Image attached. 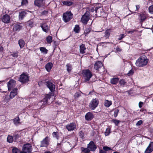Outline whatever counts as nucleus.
Segmentation results:
<instances>
[{"mask_svg": "<svg viewBox=\"0 0 153 153\" xmlns=\"http://www.w3.org/2000/svg\"><path fill=\"white\" fill-rule=\"evenodd\" d=\"M45 83L51 92L54 91L55 90V86L52 83L49 81H45Z\"/></svg>", "mask_w": 153, "mask_h": 153, "instance_id": "obj_10", "label": "nucleus"}, {"mask_svg": "<svg viewBox=\"0 0 153 153\" xmlns=\"http://www.w3.org/2000/svg\"><path fill=\"white\" fill-rule=\"evenodd\" d=\"M82 73L84 79V82L89 81L92 76L91 72L88 69L83 71Z\"/></svg>", "mask_w": 153, "mask_h": 153, "instance_id": "obj_2", "label": "nucleus"}, {"mask_svg": "<svg viewBox=\"0 0 153 153\" xmlns=\"http://www.w3.org/2000/svg\"><path fill=\"white\" fill-rule=\"evenodd\" d=\"M103 65L102 63L100 61H98L95 63L94 68L96 70H98Z\"/></svg>", "mask_w": 153, "mask_h": 153, "instance_id": "obj_18", "label": "nucleus"}, {"mask_svg": "<svg viewBox=\"0 0 153 153\" xmlns=\"http://www.w3.org/2000/svg\"><path fill=\"white\" fill-rule=\"evenodd\" d=\"M44 153H51V152L49 151H46Z\"/></svg>", "mask_w": 153, "mask_h": 153, "instance_id": "obj_64", "label": "nucleus"}, {"mask_svg": "<svg viewBox=\"0 0 153 153\" xmlns=\"http://www.w3.org/2000/svg\"><path fill=\"white\" fill-rule=\"evenodd\" d=\"M41 143L40 146L41 147H47L49 145L48 137H46L41 141Z\"/></svg>", "mask_w": 153, "mask_h": 153, "instance_id": "obj_13", "label": "nucleus"}, {"mask_svg": "<svg viewBox=\"0 0 153 153\" xmlns=\"http://www.w3.org/2000/svg\"><path fill=\"white\" fill-rule=\"evenodd\" d=\"M79 136L81 138H83L84 135V134L82 131H79Z\"/></svg>", "mask_w": 153, "mask_h": 153, "instance_id": "obj_45", "label": "nucleus"}, {"mask_svg": "<svg viewBox=\"0 0 153 153\" xmlns=\"http://www.w3.org/2000/svg\"><path fill=\"white\" fill-rule=\"evenodd\" d=\"M125 36V35L124 34H121L119 36V38H118L119 40H121L123 38H124Z\"/></svg>", "mask_w": 153, "mask_h": 153, "instance_id": "obj_51", "label": "nucleus"}, {"mask_svg": "<svg viewBox=\"0 0 153 153\" xmlns=\"http://www.w3.org/2000/svg\"><path fill=\"white\" fill-rule=\"evenodd\" d=\"M13 123L16 126H18L19 124H21L20 121V119L19 117H17L13 119Z\"/></svg>", "mask_w": 153, "mask_h": 153, "instance_id": "obj_25", "label": "nucleus"}, {"mask_svg": "<svg viewBox=\"0 0 153 153\" xmlns=\"http://www.w3.org/2000/svg\"><path fill=\"white\" fill-rule=\"evenodd\" d=\"M3 50V48L0 45V51H2Z\"/></svg>", "mask_w": 153, "mask_h": 153, "instance_id": "obj_61", "label": "nucleus"}, {"mask_svg": "<svg viewBox=\"0 0 153 153\" xmlns=\"http://www.w3.org/2000/svg\"><path fill=\"white\" fill-rule=\"evenodd\" d=\"M14 137H15L16 138H17L19 137V136L18 134H16L14 135Z\"/></svg>", "mask_w": 153, "mask_h": 153, "instance_id": "obj_63", "label": "nucleus"}, {"mask_svg": "<svg viewBox=\"0 0 153 153\" xmlns=\"http://www.w3.org/2000/svg\"><path fill=\"white\" fill-rule=\"evenodd\" d=\"M22 26L19 24H17L14 25L13 30L14 31H19L22 29Z\"/></svg>", "mask_w": 153, "mask_h": 153, "instance_id": "obj_22", "label": "nucleus"}, {"mask_svg": "<svg viewBox=\"0 0 153 153\" xmlns=\"http://www.w3.org/2000/svg\"><path fill=\"white\" fill-rule=\"evenodd\" d=\"M153 151V142H151L145 151V153H150Z\"/></svg>", "mask_w": 153, "mask_h": 153, "instance_id": "obj_15", "label": "nucleus"}, {"mask_svg": "<svg viewBox=\"0 0 153 153\" xmlns=\"http://www.w3.org/2000/svg\"><path fill=\"white\" fill-rule=\"evenodd\" d=\"M51 97V95L47 94L45 98L40 102L39 103V105L41 106V108H43L47 104L48 100L50 99Z\"/></svg>", "mask_w": 153, "mask_h": 153, "instance_id": "obj_5", "label": "nucleus"}, {"mask_svg": "<svg viewBox=\"0 0 153 153\" xmlns=\"http://www.w3.org/2000/svg\"><path fill=\"white\" fill-rule=\"evenodd\" d=\"M18 52L17 51L16 52L13 53L12 54L13 56L14 57H17L18 56Z\"/></svg>", "mask_w": 153, "mask_h": 153, "instance_id": "obj_52", "label": "nucleus"}, {"mask_svg": "<svg viewBox=\"0 0 153 153\" xmlns=\"http://www.w3.org/2000/svg\"><path fill=\"white\" fill-rule=\"evenodd\" d=\"M82 151L83 152L85 153H88L90 152L89 150L87 148H82Z\"/></svg>", "mask_w": 153, "mask_h": 153, "instance_id": "obj_41", "label": "nucleus"}, {"mask_svg": "<svg viewBox=\"0 0 153 153\" xmlns=\"http://www.w3.org/2000/svg\"><path fill=\"white\" fill-rule=\"evenodd\" d=\"M112 121L116 126L118 125L120 122V121L117 120H113Z\"/></svg>", "mask_w": 153, "mask_h": 153, "instance_id": "obj_48", "label": "nucleus"}, {"mask_svg": "<svg viewBox=\"0 0 153 153\" xmlns=\"http://www.w3.org/2000/svg\"><path fill=\"white\" fill-rule=\"evenodd\" d=\"M62 4L65 5L69 6L72 5L73 4V2L71 1H63Z\"/></svg>", "mask_w": 153, "mask_h": 153, "instance_id": "obj_33", "label": "nucleus"}, {"mask_svg": "<svg viewBox=\"0 0 153 153\" xmlns=\"http://www.w3.org/2000/svg\"><path fill=\"white\" fill-rule=\"evenodd\" d=\"M7 85L8 90L10 91L13 88L16 86V81L13 79L10 80L7 83Z\"/></svg>", "mask_w": 153, "mask_h": 153, "instance_id": "obj_12", "label": "nucleus"}, {"mask_svg": "<svg viewBox=\"0 0 153 153\" xmlns=\"http://www.w3.org/2000/svg\"><path fill=\"white\" fill-rule=\"evenodd\" d=\"M110 29H107L105 32V35L104 36L106 38L109 37L110 36Z\"/></svg>", "mask_w": 153, "mask_h": 153, "instance_id": "obj_34", "label": "nucleus"}, {"mask_svg": "<svg viewBox=\"0 0 153 153\" xmlns=\"http://www.w3.org/2000/svg\"><path fill=\"white\" fill-rule=\"evenodd\" d=\"M95 7H92L90 10V11L91 12H94V11H95Z\"/></svg>", "mask_w": 153, "mask_h": 153, "instance_id": "obj_58", "label": "nucleus"}, {"mask_svg": "<svg viewBox=\"0 0 153 153\" xmlns=\"http://www.w3.org/2000/svg\"><path fill=\"white\" fill-rule=\"evenodd\" d=\"M148 59L144 57L139 58L136 62V65L137 66L143 67L147 65Z\"/></svg>", "mask_w": 153, "mask_h": 153, "instance_id": "obj_1", "label": "nucleus"}, {"mask_svg": "<svg viewBox=\"0 0 153 153\" xmlns=\"http://www.w3.org/2000/svg\"><path fill=\"white\" fill-rule=\"evenodd\" d=\"M48 13V11L47 10H45L43 11L42 13V15H46Z\"/></svg>", "mask_w": 153, "mask_h": 153, "instance_id": "obj_57", "label": "nucleus"}, {"mask_svg": "<svg viewBox=\"0 0 153 153\" xmlns=\"http://www.w3.org/2000/svg\"><path fill=\"white\" fill-rule=\"evenodd\" d=\"M134 30H131V31H128V33H132L134 32Z\"/></svg>", "mask_w": 153, "mask_h": 153, "instance_id": "obj_62", "label": "nucleus"}, {"mask_svg": "<svg viewBox=\"0 0 153 153\" xmlns=\"http://www.w3.org/2000/svg\"><path fill=\"white\" fill-rule=\"evenodd\" d=\"M46 41L48 43L51 44L52 42V37L50 36H48L46 38Z\"/></svg>", "mask_w": 153, "mask_h": 153, "instance_id": "obj_36", "label": "nucleus"}, {"mask_svg": "<svg viewBox=\"0 0 153 153\" xmlns=\"http://www.w3.org/2000/svg\"><path fill=\"white\" fill-rule=\"evenodd\" d=\"M100 153H106V152L104 150H101L100 151Z\"/></svg>", "mask_w": 153, "mask_h": 153, "instance_id": "obj_59", "label": "nucleus"}, {"mask_svg": "<svg viewBox=\"0 0 153 153\" xmlns=\"http://www.w3.org/2000/svg\"><path fill=\"white\" fill-rule=\"evenodd\" d=\"M41 27L44 31L46 32H47L48 31V27L46 24H43L42 25Z\"/></svg>", "mask_w": 153, "mask_h": 153, "instance_id": "obj_27", "label": "nucleus"}, {"mask_svg": "<svg viewBox=\"0 0 153 153\" xmlns=\"http://www.w3.org/2000/svg\"><path fill=\"white\" fill-rule=\"evenodd\" d=\"M136 8L137 10L140 8V6L139 5H137L136 6Z\"/></svg>", "mask_w": 153, "mask_h": 153, "instance_id": "obj_60", "label": "nucleus"}, {"mask_svg": "<svg viewBox=\"0 0 153 153\" xmlns=\"http://www.w3.org/2000/svg\"><path fill=\"white\" fill-rule=\"evenodd\" d=\"M12 152L13 153H19V150L16 148L14 147L13 149Z\"/></svg>", "mask_w": 153, "mask_h": 153, "instance_id": "obj_40", "label": "nucleus"}, {"mask_svg": "<svg viewBox=\"0 0 153 153\" xmlns=\"http://www.w3.org/2000/svg\"><path fill=\"white\" fill-rule=\"evenodd\" d=\"M32 151L31 145L29 143L24 145L22 148V151L20 153H28L31 152Z\"/></svg>", "mask_w": 153, "mask_h": 153, "instance_id": "obj_4", "label": "nucleus"}, {"mask_svg": "<svg viewBox=\"0 0 153 153\" xmlns=\"http://www.w3.org/2000/svg\"><path fill=\"white\" fill-rule=\"evenodd\" d=\"M98 103L99 101L98 99H93L90 103L89 107L91 109L94 110L97 106Z\"/></svg>", "mask_w": 153, "mask_h": 153, "instance_id": "obj_6", "label": "nucleus"}, {"mask_svg": "<svg viewBox=\"0 0 153 153\" xmlns=\"http://www.w3.org/2000/svg\"><path fill=\"white\" fill-rule=\"evenodd\" d=\"M67 70L69 72H70L72 69L71 65L70 64H68L66 65Z\"/></svg>", "mask_w": 153, "mask_h": 153, "instance_id": "obj_37", "label": "nucleus"}, {"mask_svg": "<svg viewBox=\"0 0 153 153\" xmlns=\"http://www.w3.org/2000/svg\"><path fill=\"white\" fill-rule=\"evenodd\" d=\"M2 21L5 23H9L10 22V16L8 14L4 15L1 18Z\"/></svg>", "mask_w": 153, "mask_h": 153, "instance_id": "obj_11", "label": "nucleus"}, {"mask_svg": "<svg viewBox=\"0 0 153 153\" xmlns=\"http://www.w3.org/2000/svg\"><path fill=\"white\" fill-rule=\"evenodd\" d=\"M22 1L21 2L22 5H23L25 4L26 3H27V0H22Z\"/></svg>", "mask_w": 153, "mask_h": 153, "instance_id": "obj_55", "label": "nucleus"}, {"mask_svg": "<svg viewBox=\"0 0 153 153\" xmlns=\"http://www.w3.org/2000/svg\"><path fill=\"white\" fill-rule=\"evenodd\" d=\"M110 129L109 128H107L106 129V131L105 132V135L106 136H108L110 133Z\"/></svg>", "mask_w": 153, "mask_h": 153, "instance_id": "obj_43", "label": "nucleus"}, {"mask_svg": "<svg viewBox=\"0 0 153 153\" xmlns=\"http://www.w3.org/2000/svg\"><path fill=\"white\" fill-rule=\"evenodd\" d=\"M91 30V28L89 27L88 28H86L85 29V33L87 34L89 33Z\"/></svg>", "mask_w": 153, "mask_h": 153, "instance_id": "obj_50", "label": "nucleus"}, {"mask_svg": "<svg viewBox=\"0 0 153 153\" xmlns=\"http://www.w3.org/2000/svg\"><path fill=\"white\" fill-rule=\"evenodd\" d=\"M119 79L118 78H113L110 79L111 83L113 85L117 83L119 80Z\"/></svg>", "mask_w": 153, "mask_h": 153, "instance_id": "obj_26", "label": "nucleus"}, {"mask_svg": "<svg viewBox=\"0 0 153 153\" xmlns=\"http://www.w3.org/2000/svg\"><path fill=\"white\" fill-rule=\"evenodd\" d=\"M143 123V121L141 120H140L139 121H138L136 125L137 126H139L141 125Z\"/></svg>", "mask_w": 153, "mask_h": 153, "instance_id": "obj_54", "label": "nucleus"}, {"mask_svg": "<svg viewBox=\"0 0 153 153\" xmlns=\"http://www.w3.org/2000/svg\"><path fill=\"white\" fill-rule=\"evenodd\" d=\"M73 17V14L70 11L67 12L63 13V21L67 22L69 21Z\"/></svg>", "mask_w": 153, "mask_h": 153, "instance_id": "obj_3", "label": "nucleus"}, {"mask_svg": "<svg viewBox=\"0 0 153 153\" xmlns=\"http://www.w3.org/2000/svg\"><path fill=\"white\" fill-rule=\"evenodd\" d=\"M40 50L42 53H43L44 54L47 53L48 50L46 49L45 48L43 47H41L40 48Z\"/></svg>", "mask_w": 153, "mask_h": 153, "instance_id": "obj_35", "label": "nucleus"}, {"mask_svg": "<svg viewBox=\"0 0 153 153\" xmlns=\"http://www.w3.org/2000/svg\"><path fill=\"white\" fill-rule=\"evenodd\" d=\"M80 48V52L82 54L85 53V51L86 49L85 46L84 44H82L79 46Z\"/></svg>", "mask_w": 153, "mask_h": 153, "instance_id": "obj_24", "label": "nucleus"}, {"mask_svg": "<svg viewBox=\"0 0 153 153\" xmlns=\"http://www.w3.org/2000/svg\"><path fill=\"white\" fill-rule=\"evenodd\" d=\"M103 149L105 151H108L111 150V149L107 146H104L103 147Z\"/></svg>", "mask_w": 153, "mask_h": 153, "instance_id": "obj_49", "label": "nucleus"}, {"mask_svg": "<svg viewBox=\"0 0 153 153\" xmlns=\"http://www.w3.org/2000/svg\"><path fill=\"white\" fill-rule=\"evenodd\" d=\"M18 42L20 48H23L25 45L24 41L22 39H20L19 40Z\"/></svg>", "mask_w": 153, "mask_h": 153, "instance_id": "obj_30", "label": "nucleus"}, {"mask_svg": "<svg viewBox=\"0 0 153 153\" xmlns=\"http://www.w3.org/2000/svg\"><path fill=\"white\" fill-rule=\"evenodd\" d=\"M27 14V13L24 11H22L19 12V20H22L25 15Z\"/></svg>", "mask_w": 153, "mask_h": 153, "instance_id": "obj_19", "label": "nucleus"}, {"mask_svg": "<svg viewBox=\"0 0 153 153\" xmlns=\"http://www.w3.org/2000/svg\"><path fill=\"white\" fill-rule=\"evenodd\" d=\"M17 89L16 88H14L12 89V91H11L10 94V97L11 99H13L17 94Z\"/></svg>", "mask_w": 153, "mask_h": 153, "instance_id": "obj_17", "label": "nucleus"}, {"mask_svg": "<svg viewBox=\"0 0 153 153\" xmlns=\"http://www.w3.org/2000/svg\"><path fill=\"white\" fill-rule=\"evenodd\" d=\"M13 140V138L12 136H8L7 138V141L9 143H12Z\"/></svg>", "mask_w": 153, "mask_h": 153, "instance_id": "obj_38", "label": "nucleus"}, {"mask_svg": "<svg viewBox=\"0 0 153 153\" xmlns=\"http://www.w3.org/2000/svg\"><path fill=\"white\" fill-rule=\"evenodd\" d=\"M140 17L141 22H143L145 21L146 18V16L144 14H141L140 16Z\"/></svg>", "mask_w": 153, "mask_h": 153, "instance_id": "obj_31", "label": "nucleus"}, {"mask_svg": "<svg viewBox=\"0 0 153 153\" xmlns=\"http://www.w3.org/2000/svg\"><path fill=\"white\" fill-rule=\"evenodd\" d=\"M34 4L35 5L41 7L43 5V0H35L34 1Z\"/></svg>", "mask_w": 153, "mask_h": 153, "instance_id": "obj_20", "label": "nucleus"}, {"mask_svg": "<svg viewBox=\"0 0 153 153\" xmlns=\"http://www.w3.org/2000/svg\"><path fill=\"white\" fill-rule=\"evenodd\" d=\"M143 103L142 102H140L139 103V106L140 108H141L143 105Z\"/></svg>", "mask_w": 153, "mask_h": 153, "instance_id": "obj_56", "label": "nucleus"}, {"mask_svg": "<svg viewBox=\"0 0 153 153\" xmlns=\"http://www.w3.org/2000/svg\"><path fill=\"white\" fill-rule=\"evenodd\" d=\"M53 137L58 140L59 138V135L58 132H53L52 134Z\"/></svg>", "mask_w": 153, "mask_h": 153, "instance_id": "obj_32", "label": "nucleus"}, {"mask_svg": "<svg viewBox=\"0 0 153 153\" xmlns=\"http://www.w3.org/2000/svg\"><path fill=\"white\" fill-rule=\"evenodd\" d=\"M119 111V110L117 109H116L114 110V115L115 117H116L117 116Z\"/></svg>", "mask_w": 153, "mask_h": 153, "instance_id": "obj_44", "label": "nucleus"}, {"mask_svg": "<svg viewBox=\"0 0 153 153\" xmlns=\"http://www.w3.org/2000/svg\"><path fill=\"white\" fill-rule=\"evenodd\" d=\"M95 11L96 13V15L97 16H101L102 13H104V11L102 7L100 6H97L95 7Z\"/></svg>", "mask_w": 153, "mask_h": 153, "instance_id": "obj_7", "label": "nucleus"}, {"mask_svg": "<svg viewBox=\"0 0 153 153\" xmlns=\"http://www.w3.org/2000/svg\"><path fill=\"white\" fill-rule=\"evenodd\" d=\"M29 80V77L27 75L25 74H22L20 76L19 80L23 83L27 82Z\"/></svg>", "mask_w": 153, "mask_h": 153, "instance_id": "obj_8", "label": "nucleus"}, {"mask_svg": "<svg viewBox=\"0 0 153 153\" xmlns=\"http://www.w3.org/2000/svg\"><path fill=\"white\" fill-rule=\"evenodd\" d=\"M66 128L68 131H71L76 128V125L74 123H71L66 125Z\"/></svg>", "mask_w": 153, "mask_h": 153, "instance_id": "obj_14", "label": "nucleus"}, {"mask_svg": "<svg viewBox=\"0 0 153 153\" xmlns=\"http://www.w3.org/2000/svg\"><path fill=\"white\" fill-rule=\"evenodd\" d=\"M119 82L120 84L122 85H124L126 83L125 80L124 79L120 80Z\"/></svg>", "mask_w": 153, "mask_h": 153, "instance_id": "obj_47", "label": "nucleus"}, {"mask_svg": "<svg viewBox=\"0 0 153 153\" xmlns=\"http://www.w3.org/2000/svg\"><path fill=\"white\" fill-rule=\"evenodd\" d=\"M81 93L80 92H76L74 95V97L75 99H77L80 96Z\"/></svg>", "mask_w": 153, "mask_h": 153, "instance_id": "obj_42", "label": "nucleus"}, {"mask_svg": "<svg viewBox=\"0 0 153 153\" xmlns=\"http://www.w3.org/2000/svg\"><path fill=\"white\" fill-rule=\"evenodd\" d=\"M149 12L151 14H153V5L149 7Z\"/></svg>", "mask_w": 153, "mask_h": 153, "instance_id": "obj_46", "label": "nucleus"}, {"mask_svg": "<svg viewBox=\"0 0 153 153\" xmlns=\"http://www.w3.org/2000/svg\"><path fill=\"white\" fill-rule=\"evenodd\" d=\"M133 71L132 70H130L128 73V76H130L131 75H132L133 74Z\"/></svg>", "mask_w": 153, "mask_h": 153, "instance_id": "obj_53", "label": "nucleus"}, {"mask_svg": "<svg viewBox=\"0 0 153 153\" xmlns=\"http://www.w3.org/2000/svg\"><path fill=\"white\" fill-rule=\"evenodd\" d=\"M89 19V13L86 12L83 15L81 19V21L83 23L86 24Z\"/></svg>", "mask_w": 153, "mask_h": 153, "instance_id": "obj_9", "label": "nucleus"}, {"mask_svg": "<svg viewBox=\"0 0 153 153\" xmlns=\"http://www.w3.org/2000/svg\"><path fill=\"white\" fill-rule=\"evenodd\" d=\"M88 148L91 151H94L97 149L96 146L94 144V142L93 141H91L89 144H88Z\"/></svg>", "mask_w": 153, "mask_h": 153, "instance_id": "obj_16", "label": "nucleus"}, {"mask_svg": "<svg viewBox=\"0 0 153 153\" xmlns=\"http://www.w3.org/2000/svg\"><path fill=\"white\" fill-rule=\"evenodd\" d=\"M94 117V116L91 112H89L87 113L85 116V118L86 120H90L92 119Z\"/></svg>", "mask_w": 153, "mask_h": 153, "instance_id": "obj_21", "label": "nucleus"}, {"mask_svg": "<svg viewBox=\"0 0 153 153\" xmlns=\"http://www.w3.org/2000/svg\"><path fill=\"white\" fill-rule=\"evenodd\" d=\"M79 30V26L78 25H76L74 29V31L76 33H78Z\"/></svg>", "mask_w": 153, "mask_h": 153, "instance_id": "obj_39", "label": "nucleus"}, {"mask_svg": "<svg viewBox=\"0 0 153 153\" xmlns=\"http://www.w3.org/2000/svg\"><path fill=\"white\" fill-rule=\"evenodd\" d=\"M112 104V102L111 101H108L107 100H105L104 102V105L107 107H109Z\"/></svg>", "mask_w": 153, "mask_h": 153, "instance_id": "obj_29", "label": "nucleus"}, {"mask_svg": "<svg viewBox=\"0 0 153 153\" xmlns=\"http://www.w3.org/2000/svg\"><path fill=\"white\" fill-rule=\"evenodd\" d=\"M53 66V64L52 63L50 62H48L46 65L45 68L48 72H49L51 71Z\"/></svg>", "mask_w": 153, "mask_h": 153, "instance_id": "obj_23", "label": "nucleus"}, {"mask_svg": "<svg viewBox=\"0 0 153 153\" xmlns=\"http://www.w3.org/2000/svg\"><path fill=\"white\" fill-rule=\"evenodd\" d=\"M34 25V21L33 19H31L29 20L27 23V25L30 27H33Z\"/></svg>", "mask_w": 153, "mask_h": 153, "instance_id": "obj_28", "label": "nucleus"}]
</instances>
